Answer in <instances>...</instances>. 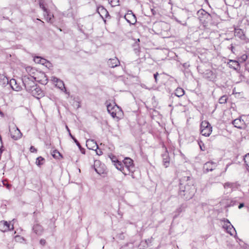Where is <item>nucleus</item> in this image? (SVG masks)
Returning a JSON list of instances; mask_svg holds the SVG:
<instances>
[{"label":"nucleus","instance_id":"4468645a","mask_svg":"<svg viewBox=\"0 0 249 249\" xmlns=\"http://www.w3.org/2000/svg\"><path fill=\"white\" fill-rule=\"evenodd\" d=\"M86 145L89 149L96 150L98 149V146L96 142L93 140H88L86 142Z\"/></svg>","mask_w":249,"mask_h":249},{"label":"nucleus","instance_id":"2eb2a0df","mask_svg":"<svg viewBox=\"0 0 249 249\" xmlns=\"http://www.w3.org/2000/svg\"><path fill=\"white\" fill-rule=\"evenodd\" d=\"M233 125L239 129H243L245 127V123L243 120L240 119H236L232 122Z\"/></svg>","mask_w":249,"mask_h":249},{"label":"nucleus","instance_id":"a211bd4d","mask_svg":"<svg viewBox=\"0 0 249 249\" xmlns=\"http://www.w3.org/2000/svg\"><path fill=\"white\" fill-rule=\"evenodd\" d=\"M114 164L116 168L118 170L121 171L124 175H128V173L125 170V168L123 163L121 161H119L118 160H117V161Z\"/></svg>","mask_w":249,"mask_h":249},{"label":"nucleus","instance_id":"f8f14e48","mask_svg":"<svg viewBox=\"0 0 249 249\" xmlns=\"http://www.w3.org/2000/svg\"><path fill=\"white\" fill-rule=\"evenodd\" d=\"M14 226L12 225L11 228L10 227V225L9 223H8L7 221H1L0 222V231L2 232H6L8 231H11L13 230Z\"/></svg>","mask_w":249,"mask_h":249},{"label":"nucleus","instance_id":"f704fd0d","mask_svg":"<svg viewBox=\"0 0 249 249\" xmlns=\"http://www.w3.org/2000/svg\"><path fill=\"white\" fill-rule=\"evenodd\" d=\"M99 162V161H96L95 162V164L94 165V169L95 170V171L97 173H98V174H101L102 173H103V171L100 169H98L96 167V166L97 165V164Z\"/></svg>","mask_w":249,"mask_h":249},{"label":"nucleus","instance_id":"49530a36","mask_svg":"<svg viewBox=\"0 0 249 249\" xmlns=\"http://www.w3.org/2000/svg\"><path fill=\"white\" fill-rule=\"evenodd\" d=\"M66 129H67V131H68V132H69V134H71V132H70V130L69 129V127H68V126H67V125H66Z\"/></svg>","mask_w":249,"mask_h":249},{"label":"nucleus","instance_id":"864d4df0","mask_svg":"<svg viewBox=\"0 0 249 249\" xmlns=\"http://www.w3.org/2000/svg\"><path fill=\"white\" fill-rule=\"evenodd\" d=\"M246 1L247 2H248V3H249V0H246Z\"/></svg>","mask_w":249,"mask_h":249},{"label":"nucleus","instance_id":"c85d7f7f","mask_svg":"<svg viewBox=\"0 0 249 249\" xmlns=\"http://www.w3.org/2000/svg\"><path fill=\"white\" fill-rule=\"evenodd\" d=\"M52 154L53 157L56 159H59V157H62L61 154L56 150H53Z\"/></svg>","mask_w":249,"mask_h":249},{"label":"nucleus","instance_id":"4be33fe9","mask_svg":"<svg viewBox=\"0 0 249 249\" xmlns=\"http://www.w3.org/2000/svg\"><path fill=\"white\" fill-rule=\"evenodd\" d=\"M10 85L12 88V89L18 91L19 90V88L17 85L16 81L14 79H12L10 81Z\"/></svg>","mask_w":249,"mask_h":249},{"label":"nucleus","instance_id":"3c124183","mask_svg":"<svg viewBox=\"0 0 249 249\" xmlns=\"http://www.w3.org/2000/svg\"><path fill=\"white\" fill-rule=\"evenodd\" d=\"M39 86H38L36 84V87H34V88H32V89H33L34 90V89H36V88H38Z\"/></svg>","mask_w":249,"mask_h":249},{"label":"nucleus","instance_id":"7c9ffc66","mask_svg":"<svg viewBox=\"0 0 249 249\" xmlns=\"http://www.w3.org/2000/svg\"><path fill=\"white\" fill-rule=\"evenodd\" d=\"M234 186V183L232 182H226L224 184V187L225 189L231 188L232 189Z\"/></svg>","mask_w":249,"mask_h":249},{"label":"nucleus","instance_id":"9d476101","mask_svg":"<svg viewBox=\"0 0 249 249\" xmlns=\"http://www.w3.org/2000/svg\"><path fill=\"white\" fill-rule=\"evenodd\" d=\"M217 166V163L213 161H208L205 163L203 166V170L205 172L207 173L212 171Z\"/></svg>","mask_w":249,"mask_h":249},{"label":"nucleus","instance_id":"cd10ccee","mask_svg":"<svg viewBox=\"0 0 249 249\" xmlns=\"http://www.w3.org/2000/svg\"><path fill=\"white\" fill-rule=\"evenodd\" d=\"M148 246V244L147 242V240H145L144 241H142L139 245L140 249H144V248H147Z\"/></svg>","mask_w":249,"mask_h":249},{"label":"nucleus","instance_id":"a19ab883","mask_svg":"<svg viewBox=\"0 0 249 249\" xmlns=\"http://www.w3.org/2000/svg\"><path fill=\"white\" fill-rule=\"evenodd\" d=\"M96 154L98 155H101L103 153L102 151L100 150H99V151L97 150V149H96Z\"/></svg>","mask_w":249,"mask_h":249},{"label":"nucleus","instance_id":"79ce46f5","mask_svg":"<svg viewBox=\"0 0 249 249\" xmlns=\"http://www.w3.org/2000/svg\"><path fill=\"white\" fill-rule=\"evenodd\" d=\"M46 61V59L41 58V61H42V62H40L39 64H41L43 65V64H45Z\"/></svg>","mask_w":249,"mask_h":249},{"label":"nucleus","instance_id":"a878e982","mask_svg":"<svg viewBox=\"0 0 249 249\" xmlns=\"http://www.w3.org/2000/svg\"><path fill=\"white\" fill-rule=\"evenodd\" d=\"M197 13H198V15H203L205 17H206L207 18H210V20L211 19V15H209L207 12H206L205 11H204L203 10H201L198 11Z\"/></svg>","mask_w":249,"mask_h":249},{"label":"nucleus","instance_id":"8fccbe9b","mask_svg":"<svg viewBox=\"0 0 249 249\" xmlns=\"http://www.w3.org/2000/svg\"><path fill=\"white\" fill-rule=\"evenodd\" d=\"M233 48H234L233 46L232 45H231L230 49H231V51H232V52H233Z\"/></svg>","mask_w":249,"mask_h":249},{"label":"nucleus","instance_id":"de8ad7c7","mask_svg":"<svg viewBox=\"0 0 249 249\" xmlns=\"http://www.w3.org/2000/svg\"><path fill=\"white\" fill-rule=\"evenodd\" d=\"M80 150V151H81V152L83 153V154H84L85 152H84V149L83 148H82V147L81 148V149H79Z\"/></svg>","mask_w":249,"mask_h":249},{"label":"nucleus","instance_id":"0eeeda50","mask_svg":"<svg viewBox=\"0 0 249 249\" xmlns=\"http://www.w3.org/2000/svg\"><path fill=\"white\" fill-rule=\"evenodd\" d=\"M124 18L130 24H135L137 21L136 17L132 11H128L127 13L124 15Z\"/></svg>","mask_w":249,"mask_h":249},{"label":"nucleus","instance_id":"6ab92c4d","mask_svg":"<svg viewBox=\"0 0 249 249\" xmlns=\"http://www.w3.org/2000/svg\"><path fill=\"white\" fill-rule=\"evenodd\" d=\"M228 65L230 68L237 70L240 68L239 63L237 61L233 60H230L228 63Z\"/></svg>","mask_w":249,"mask_h":249},{"label":"nucleus","instance_id":"09e8293b","mask_svg":"<svg viewBox=\"0 0 249 249\" xmlns=\"http://www.w3.org/2000/svg\"><path fill=\"white\" fill-rule=\"evenodd\" d=\"M7 187V188L9 189L10 186H11V185L9 184H7L5 185Z\"/></svg>","mask_w":249,"mask_h":249},{"label":"nucleus","instance_id":"bb28decb","mask_svg":"<svg viewBox=\"0 0 249 249\" xmlns=\"http://www.w3.org/2000/svg\"><path fill=\"white\" fill-rule=\"evenodd\" d=\"M44 159L42 157H39L36 159V163L37 166H40L41 165L43 164V161H44Z\"/></svg>","mask_w":249,"mask_h":249},{"label":"nucleus","instance_id":"6e6552de","mask_svg":"<svg viewBox=\"0 0 249 249\" xmlns=\"http://www.w3.org/2000/svg\"><path fill=\"white\" fill-rule=\"evenodd\" d=\"M10 132L11 138L15 140H17L21 137L22 133L16 126H15L12 130L10 129Z\"/></svg>","mask_w":249,"mask_h":249},{"label":"nucleus","instance_id":"f3484780","mask_svg":"<svg viewBox=\"0 0 249 249\" xmlns=\"http://www.w3.org/2000/svg\"><path fill=\"white\" fill-rule=\"evenodd\" d=\"M33 231L36 234L40 235L43 232V228L40 224H36L33 226Z\"/></svg>","mask_w":249,"mask_h":249},{"label":"nucleus","instance_id":"e433bc0d","mask_svg":"<svg viewBox=\"0 0 249 249\" xmlns=\"http://www.w3.org/2000/svg\"><path fill=\"white\" fill-rule=\"evenodd\" d=\"M40 244L42 246H44L46 244V240L44 239H41L40 240Z\"/></svg>","mask_w":249,"mask_h":249},{"label":"nucleus","instance_id":"dca6fc26","mask_svg":"<svg viewBox=\"0 0 249 249\" xmlns=\"http://www.w3.org/2000/svg\"><path fill=\"white\" fill-rule=\"evenodd\" d=\"M107 64L110 68H115L120 65V61L117 58L109 59L107 61Z\"/></svg>","mask_w":249,"mask_h":249},{"label":"nucleus","instance_id":"aec40b11","mask_svg":"<svg viewBox=\"0 0 249 249\" xmlns=\"http://www.w3.org/2000/svg\"><path fill=\"white\" fill-rule=\"evenodd\" d=\"M235 36L240 39L244 40L245 39V36L244 34V32L240 29H235Z\"/></svg>","mask_w":249,"mask_h":249},{"label":"nucleus","instance_id":"4c0bfd02","mask_svg":"<svg viewBox=\"0 0 249 249\" xmlns=\"http://www.w3.org/2000/svg\"><path fill=\"white\" fill-rule=\"evenodd\" d=\"M30 150L31 152H36L37 151L36 149L33 146H31Z\"/></svg>","mask_w":249,"mask_h":249},{"label":"nucleus","instance_id":"2f4dec72","mask_svg":"<svg viewBox=\"0 0 249 249\" xmlns=\"http://www.w3.org/2000/svg\"><path fill=\"white\" fill-rule=\"evenodd\" d=\"M228 97L226 95L221 96L219 99V103L220 104H225L227 102Z\"/></svg>","mask_w":249,"mask_h":249},{"label":"nucleus","instance_id":"7ed1b4c3","mask_svg":"<svg viewBox=\"0 0 249 249\" xmlns=\"http://www.w3.org/2000/svg\"><path fill=\"white\" fill-rule=\"evenodd\" d=\"M35 80L36 78L30 75H25L22 77V82L27 91H30L32 88L36 87Z\"/></svg>","mask_w":249,"mask_h":249},{"label":"nucleus","instance_id":"393cba45","mask_svg":"<svg viewBox=\"0 0 249 249\" xmlns=\"http://www.w3.org/2000/svg\"><path fill=\"white\" fill-rule=\"evenodd\" d=\"M244 160L247 167V170L249 172V153L245 156Z\"/></svg>","mask_w":249,"mask_h":249},{"label":"nucleus","instance_id":"f257e3e1","mask_svg":"<svg viewBox=\"0 0 249 249\" xmlns=\"http://www.w3.org/2000/svg\"><path fill=\"white\" fill-rule=\"evenodd\" d=\"M190 180V177H184L180 180L179 194L186 200L192 198L196 192L195 187Z\"/></svg>","mask_w":249,"mask_h":249},{"label":"nucleus","instance_id":"412c9836","mask_svg":"<svg viewBox=\"0 0 249 249\" xmlns=\"http://www.w3.org/2000/svg\"><path fill=\"white\" fill-rule=\"evenodd\" d=\"M175 94L178 97H181L184 94V90L181 88H178L175 91Z\"/></svg>","mask_w":249,"mask_h":249},{"label":"nucleus","instance_id":"37998d69","mask_svg":"<svg viewBox=\"0 0 249 249\" xmlns=\"http://www.w3.org/2000/svg\"><path fill=\"white\" fill-rule=\"evenodd\" d=\"M244 206V204L243 203H240L239 204V205L238 206V208L240 209L242 208H243Z\"/></svg>","mask_w":249,"mask_h":249},{"label":"nucleus","instance_id":"4d7b16f0","mask_svg":"<svg viewBox=\"0 0 249 249\" xmlns=\"http://www.w3.org/2000/svg\"><path fill=\"white\" fill-rule=\"evenodd\" d=\"M37 20H38L41 21V20H40L39 19H38V18H37Z\"/></svg>","mask_w":249,"mask_h":249},{"label":"nucleus","instance_id":"5fc2aeb1","mask_svg":"<svg viewBox=\"0 0 249 249\" xmlns=\"http://www.w3.org/2000/svg\"><path fill=\"white\" fill-rule=\"evenodd\" d=\"M0 114H1V115H3V113L1 111H0Z\"/></svg>","mask_w":249,"mask_h":249},{"label":"nucleus","instance_id":"c03bdc74","mask_svg":"<svg viewBox=\"0 0 249 249\" xmlns=\"http://www.w3.org/2000/svg\"><path fill=\"white\" fill-rule=\"evenodd\" d=\"M177 211H178V213H180L181 211H182V210H181V208L180 207H179V208H178Z\"/></svg>","mask_w":249,"mask_h":249},{"label":"nucleus","instance_id":"b1692460","mask_svg":"<svg viewBox=\"0 0 249 249\" xmlns=\"http://www.w3.org/2000/svg\"><path fill=\"white\" fill-rule=\"evenodd\" d=\"M229 223L230 225L229 227H227V232L231 235H233L234 233L236 232L235 230L230 222H229Z\"/></svg>","mask_w":249,"mask_h":249},{"label":"nucleus","instance_id":"39448f33","mask_svg":"<svg viewBox=\"0 0 249 249\" xmlns=\"http://www.w3.org/2000/svg\"><path fill=\"white\" fill-rule=\"evenodd\" d=\"M124 164L125 170L127 171L128 174L134 171V166L132 159L129 158H125L124 160Z\"/></svg>","mask_w":249,"mask_h":249},{"label":"nucleus","instance_id":"9b49d317","mask_svg":"<svg viewBox=\"0 0 249 249\" xmlns=\"http://www.w3.org/2000/svg\"><path fill=\"white\" fill-rule=\"evenodd\" d=\"M28 92L30 93L33 96L37 99H40L44 96V92L39 87L36 88V89H34V90L31 89Z\"/></svg>","mask_w":249,"mask_h":249},{"label":"nucleus","instance_id":"423d86ee","mask_svg":"<svg viewBox=\"0 0 249 249\" xmlns=\"http://www.w3.org/2000/svg\"><path fill=\"white\" fill-rule=\"evenodd\" d=\"M52 81L55 83V86L60 89L62 91H64L65 93L69 95V92L67 91V89L65 87L64 83L63 81L55 77H52Z\"/></svg>","mask_w":249,"mask_h":249},{"label":"nucleus","instance_id":"473e14b6","mask_svg":"<svg viewBox=\"0 0 249 249\" xmlns=\"http://www.w3.org/2000/svg\"><path fill=\"white\" fill-rule=\"evenodd\" d=\"M39 3L40 7L44 11V12H47L48 9L45 8L44 1L42 0H39Z\"/></svg>","mask_w":249,"mask_h":249},{"label":"nucleus","instance_id":"72a5a7b5","mask_svg":"<svg viewBox=\"0 0 249 249\" xmlns=\"http://www.w3.org/2000/svg\"><path fill=\"white\" fill-rule=\"evenodd\" d=\"M70 136L73 139L74 142L76 143V144L78 146L79 149H81V146L78 141L71 135V134H70Z\"/></svg>","mask_w":249,"mask_h":249},{"label":"nucleus","instance_id":"f03ea898","mask_svg":"<svg viewBox=\"0 0 249 249\" xmlns=\"http://www.w3.org/2000/svg\"><path fill=\"white\" fill-rule=\"evenodd\" d=\"M107 107L108 112L114 119H116L118 121L123 117L124 113L122 109L115 103H107Z\"/></svg>","mask_w":249,"mask_h":249},{"label":"nucleus","instance_id":"6e6d98bb","mask_svg":"<svg viewBox=\"0 0 249 249\" xmlns=\"http://www.w3.org/2000/svg\"><path fill=\"white\" fill-rule=\"evenodd\" d=\"M200 147L201 149L202 150L201 146L200 145Z\"/></svg>","mask_w":249,"mask_h":249},{"label":"nucleus","instance_id":"c9c22d12","mask_svg":"<svg viewBox=\"0 0 249 249\" xmlns=\"http://www.w3.org/2000/svg\"><path fill=\"white\" fill-rule=\"evenodd\" d=\"M34 61L37 63H40V62H42L41 58L39 56H36L35 57Z\"/></svg>","mask_w":249,"mask_h":249},{"label":"nucleus","instance_id":"58836bf2","mask_svg":"<svg viewBox=\"0 0 249 249\" xmlns=\"http://www.w3.org/2000/svg\"><path fill=\"white\" fill-rule=\"evenodd\" d=\"M159 75V73L158 72H156L154 74V79L155 80V82L157 83V77H158V75Z\"/></svg>","mask_w":249,"mask_h":249},{"label":"nucleus","instance_id":"ea45409f","mask_svg":"<svg viewBox=\"0 0 249 249\" xmlns=\"http://www.w3.org/2000/svg\"><path fill=\"white\" fill-rule=\"evenodd\" d=\"M111 160L114 163L117 161V160H118L115 157L113 156L112 158H111Z\"/></svg>","mask_w":249,"mask_h":249},{"label":"nucleus","instance_id":"5701e85b","mask_svg":"<svg viewBox=\"0 0 249 249\" xmlns=\"http://www.w3.org/2000/svg\"><path fill=\"white\" fill-rule=\"evenodd\" d=\"M44 16L47 21L52 22L51 19L53 17V15L49 11L47 10V12H44Z\"/></svg>","mask_w":249,"mask_h":249},{"label":"nucleus","instance_id":"c756f323","mask_svg":"<svg viewBox=\"0 0 249 249\" xmlns=\"http://www.w3.org/2000/svg\"><path fill=\"white\" fill-rule=\"evenodd\" d=\"M108 1L112 7L118 5L119 2V0H108Z\"/></svg>","mask_w":249,"mask_h":249},{"label":"nucleus","instance_id":"ddd939ff","mask_svg":"<svg viewBox=\"0 0 249 249\" xmlns=\"http://www.w3.org/2000/svg\"><path fill=\"white\" fill-rule=\"evenodd\" d=\"M162 157L163 166L165 168L168 167L169 166L170 158L169 157L168 152L166 149L164 153L162 154Z\"/></svg>","mask_w":249,"mask_h":249},{"label":"nucleus","instance_id":"603ef678","mask_svg":"<svg viewBox=\"0 0 249 249\" xmlns=\"http://www.w3.org/2000/svg\"><path fill=\"white\" fill-rule=\"evenodd\" d=\"M230 165V164H228L227 165L226 167L225 168V171L227 170V169Z\"/></svg>","mask_w":249,"mask_h":249},{"label":"nucleus","instance_id":"20e7f679","mask_svg":"<svg viewBox=\"0 0 249 249\" xmlns=\"http://www.w3.org/2000/svg\"><path fill=\"white\" fill-rule=\"evenodd\" d=\"M212 131V127L206 121H202L200 124V133L204 136H209Z\"/></svg>","mask_w":249,"mask_h":249},{"label":"nucleus","instance_id":"1a4fd4ad","mask_svg":"<svg viewBox=\"0 0 249 249\" xmlns=\"http://www.w3.org/2000/svg\"><path fill=\"white\" fill-rule=\"evenodd\" d=\"M97 11L105 21H106L104 19L105 18H110V16L108 11L103 6L98 7Z\"/></svg>","mask_w":249,"mask_h":249},{"label":"nucleus","instance_id":"a18cd8bd","mask_svg":"<svg viewBox=\"0 0 249 249\" xmlns=\"http://www.w3.org/2000/svg\"><path fill=\"white\" fill-rule=\"evenodd\" d=\"M152 13L153 15H155L156 14V11L154 9H151Z\"/></svg>","mask_w":249,"mask_h":249}]
</instances>
